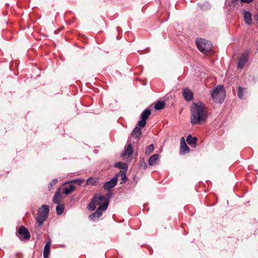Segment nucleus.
<instances>
[{"label":"nucleus","instance_id":"f257e3e1","mask_svg":"<svg viewBox=\"0 0 258 258\" xmlns=\"http://www.w3.org/2000/svg\"><path fill=\"white\" fill-rule=\"evenodd\" d=\"M190 122L192 125L200 124L206 121L208 112L205 105L201 102L192 103L190 107Z\"/></svg>","mask_w":258,"mask_h":258},{"label":"nucleus","instance_id":"f03ea898","mask_svg":"<svg viewBox=\"0 0 258 258\" xmlns=\"http://www.w3.org/2000/svg\"><path fill=\"white\" fill-rule=\"evenodd\" d=\"M110 193H108V197L104 196L95 195L92 199L91 201L88 205V208L90 211H93L96 209V206H102L107 204V207L109 204V197Z\"/></svg>","mask_w":258,"mask_h":258},{"label":"nucleus","instance_id":"7ed1b4c3","mask_svg":"<svg viewBox=\"0 0 258 258\" xmlns=\"http://www.w3.org/2000/svg\"><path fill=\"white\" fill-rule=\"evenodd\" d=\"M49 212V207L46 205H43L38 210L37 215L36 218V228L39 230L43 222L47 218Z\"/></svg>","mask_w":258,"mask_h":258},{"label":"nucleus","instance_id":"20e7f679","mask_svg":"<svg viewBox=\"0 0 258 258\" xmlns=\"http://www.w3.org/2000/svg\"><path fill=\"white\" fill-rule=\"evenodd\" d=\"M196 44L198 48L205 54H211L212 50V45L211 42L204 39L196 40Z\"/></svg>","mask_w":258,"mask_h":258},{"label":"nucleus","instance_id":"39448f33","mask_svg":"<svg viewBox=\"0 0 258 258\" xmlns=\"http://www.w3.org/2000/svg\"><path fill=\"white\" fill-rule=\"evenodd\" d=\"M212 98L215 102L222 103L225 97V91L222 86H218L211 93Z\"/></svg>","mask_w":258,"mask_h":258},{"label":"nucleus","instance_id":"423d86ee","mask_svg":"<svg viewBox=\"0 0 258 258\" xmlns=\"http://www.w3.org/2000/svg\"><path fill=\"white\" fill-rule=\"evenodd\" d=\"M107 209V204L102 206H99L96 211L89 216V220L91 221L98 220L102 216L103 212L106 211Z\"/></svg>","mask_w":258,"mask_h":258},{"label":"nucleus","instance_id":"0eeeda50","mask_svg":"<svg viewBox=\"0 0 258 258\" xmlns=\"http://www.w3.org/2000/svg\"><path fill=\"white\" fill-rule=\"evenodd\" d=\"M151 112L150 110L148 109H146L143 112L141 113V120L138 122V125L140 127H144L146 123V120L148 118L149 116L150 115Z\"/></svg>","mask_w":258,"mask_h":258},{"label":"nucleus","instance_id":"6e6552de","mask_svg":"<svg viewBox=\"0 0 258 258\" xmlns=\"http://www.w3.org/2000/svg\"><path fill=\"white\" fill-rule=\"evenodd\" d=\"M18 233L20 236L21 239L28 240L31 235L28 229L23 226H21L18 231Z\"/></svg>","mask_w":258,"mask_h":258},{"label":"nucleus","instance_id":"1a4fd4ad","mask_svg":"<svg viewBox=\"0 0 258 258\" xmlns=\"http://www.w3.org/2000/svg\"><path fill=\"white\" fill-rule=\"evenodd\" d=\"M118 175H116L115 176L112 178L109 181L106 182L103 185V188L106 190H110L114 187L117 184Z\"/></svg>","mask_w":258,"mask_h":258},{"label":"nucleus","instance_id":"9d476101","mask_svg":"<svg viewBox=\"0 0 258 258\" xmlns=\"http://www.w3.org/2000/svg\"><path fill=\"white\" fill-rule=\"evenodd\" d=\"M248 53L245 52L241 54V55L240 56V57L239 58V62H238V68L239 69H241L244 67L245 64L248 60Z\"/></svg>","mask_w":258,"mask_h":258},{"label":"nucleus","instance_id":"9b49d317","mask_svg":"<svg viewBox=\"0 0 258 258\" xmlns=\"http://www.w3.org/2000/svg\"><path fill=\"white\" fill-rule=\"evenodd\" d=\"M183 96L186 101H190L194 98L192 92L188 88H185L183 89Z\"/></svg>","mask_w":258,"mask_h":258},{"label":"nucleus","instance_id":"f8f14e48","mask_svg":"<svg viewBox=\"0 0 258 258\" xmlns=\"http://www.w3.org/2000/svg\"><path fill=\"white\" fill-rule=\"evenodd\" d=\"M189 148L187 146L185 142L184 137H181L180 139V152L182 154H185L189 152Z\"/></svg>","mask_w":258,"mask_h":258},{"label":"nucleus","instance_id":"ddd939ff","mask_svg":"<svg viewBox=\"0 0 258 258\" xmlns=\"http://www.w3.org/2000/svg\"><path fill=\"white\" fill-rule=\"evenodd\" d=\"M133 153V148L131 144H128L124 149V151L121 154L122 157L126 156H130Z\"/></svg>","mask_w":258,"mask_h":258},{"label":"nucleus","instance_id":"4468645a","mask_svg":"<svg viewBox=\"0 0 258 258\" xmlns=\"http://www.w3.org/2000/svg\"><path fill=\"white\" fill-rule=\"evenodd\" d=\"M198 138L197 137H192L191 135H189L186 139L187 143L192 147H196Z\"/></svg>","mask_w":258,"mask_h":258},{"label":"nucleus","instance_id":"2eb2a0df","mask_svg":"<svg viewBox=\"0 0 258 258\" xmlns=\"http://www.w3.org/2000/svg\"><path fill=\"white\" fill-rule=\"evenodd\" d=\"M244 20L246 24L250 25L251 23V14L248 11L243 12Z\"/></svg>","mask_w":258,"mask_h":258},{"label":"nucleus","instance_id":"dca6fc26","mask_svg":"<svg viewBox=\"0 0 258 258\" xmlns=\"http://www.w3.org/2000/svg\"><path fill=\"white\" fill-rule=\"evenodd\" d=\"M159 159V155L154 154L150 157L148 160V163L150 165L153 166L157 163Z\"/></svg>","mask_w":258,"mask_h":258},{"label":"nucleus","instance_id":"f3484780","mask_svg":"<svg viewBox=\"0 0 258 258\" xmlns=\"http://www.w3.org/2000/svg\"><path fill=\"white\" fill-rule=\"evenodd\" d=\"M61 199H62L61 195L59 190H58V191H57L56 192V193L54 195V196L53 198V202L55 204H58L61 202Z\"/></svg>","mask_w":258,"mask_h":258},{"label":"nucleus","instance_id":"a211bd4d","mask_svg":"<svg viewBox=\"0 0 258 258\" xmlns=\"http://www.w3.org/2000/svg\"><path fill=\"white\" fill-rule=\"evenodd\" d=\"M50 243L47 242L45 244L43 249V257L44 258H48L49 253L50 252Z\"/></svg>","mask_w":258,"mask_h":258},{"label":"nucleus","instance_id":"6ab92c4d","mask_svg":"<svg viewBox=\"0 0 258 258\" xmlns=\"http://www.w3.org/2000/svg\"><path fill=\"white\" fill-rule=\"evenodd\" d=\"M75 187L72 184H70L68 186L64 188V194L69 195L75 190Z\"/></svg>","mask_w":258,"mask_h":258},{"label":"nucleus","instance_id":"aec40b11","mask_svg":"<svg viewBox=\"0 0 258 258\" xmlns=\"http://www.w3.org/2000/svg\"><path fill=\"white\" fill-rule=\"evenodd\" d=\"M132 134L133 136H135L136 138H139L142 134L140 127L138 126H136L134 128L133 131L132 132Z\"/></svg>","mask_w":258,"mask_h":258},{"label":"nucleus","instance_id":"412c9836","mask_svg":"<svg viewBox=\"0 0 258 258\" xmlns=\"http://www.w3.org/2000/svg\"><path fill=\"white\" fill-rule=\"evenodd\" d=\"M98 180L97 178L94 177L89 178L86 182L87 185H96L97 184Z\"/></svg>","mask_w":258,"mask_h":258},{"label":"nucleus","instance_id":"4be33fe9","mask_svg":"<svg viewBox=\"0 0 258 258\" xmlns=\"http://www.w3.org/2000/svg\"><path fill=\"white\" fill-rule=\"evenodd\" d=\"M114 166L119 169L127 170V165L125 163L117 162L115 164Z\"/></svg>","mask_w":258,"mask_h":258},{"label":"nucleus","instance_id":"5701e85b","mask_svg":"<svg viewBox=\"0 0 258 258\" xmlns=\"http://www.w3.org/2000/svg\"><path fill=\"white\" fill-rule=\"evenodd\" d=\"M165 103L163 101H158L156 103L154 108L156 110H160L164 107Z\"/></svg>","mask_w":258,"mask_h":258},{"label":"nucleus","instance_id":"b1692460","mask_svg":"<svg viewBox=\"0 0 258 258\" xmlns=\"http://www.w3.org/2000/svg\"><path fill=\"white\" fill-rule=\"evenodd\" d=\"M153 150H154L153 145V144H151V145L148 146L146 148L145 154L146 155H149V154H150L151 153L153 152Z\"/></svg>","mask_w":258,"mask_h":258},{"label":"nucleus","instance_id":"393cba45","mask_svg":"<svg viewBox=\"0 0 258 258\" xmlns=\"http://www.w3.org/2000/svg\"><path fill=\"white\" fill-rule=\"evenodd\" d=\"M56 212L58 215L61 214L64 210V206L61 204H58L56 208Z\"/></svg>","mask_w":258,"mask_h":258},{"label":"nucleus","instance_id":"a878e982","mask_svg":"<svg viewBox=\"0 0 258 258\" xmlns=\"http://www.w3.org/2000/svg\"><path fill=\"white\" fill-rule=\"evenodd\" d=\"M117 175H120L121 177V179L123 183H125L127 181V178L126 176V172L125 171H121L119 174ZM119 175H118V176Z\"/></svg>","mask_w":258,"mask_h":258},{"label":"nucleus","instance_id":"bb28decb","mask_svg":"<svg viewBox=\"0 0 258 258\" xmlns=\"http://www.w3.org/2000/svg\"><path fill=\"white\" fill-rule=\"evenodd\" d=\"M244 89L241 87H239L238 88V92H237V95H238V96L239 97V98L240 99H242L243 98V92H244Z\"/></svg>","mask_w":258,"mask_h":258},{"label":"nucleus","instance_id":"cd10ccee","mask_svg":"<svg viewBox=\"0 0 258 258\" xmlns=\"http://www.w3.org/2000/svg\"><path fill=\"white\" fill-rule=\"evenodd\" d=\"M140 167L144 169H145L147 168V164L144 159L140 161Z\"/></svg>","mask_w":258,"mask_h":258},{"label":"nucleus","instance_id":"c85d7f7f","mask_svg":"<svg viewBox=\"0 0 258 258\" xmlns=\"http://www.w3.org/2000/svg\"><path fill=\"white\" fill-rule=\"evenodd\" d=\"M71 183L74 182V183H77L79 185L82 184L84 182V180L83 179H75L73 180L70 181Z\"/></svg>","mask_w":258,"mask_h":258},{"label":"nucleus","instance_id":"c756f323","mask_svg":"<svg viewBox=\"0 0 258 258\" xmlns=\"http://www.w3.org/2000/svg\"><path fill=\"white\" fill-rule=\"evenodd\" d=\"M57 182V179L56 178L53 179L49 184V188H51L53 185H54Z\"/></svg>","mask_w":258,"mask_h":258},{"label":"nucleus","instance_id":"7c9ffc66","mask_svg":"<svg viewBox=\"0 0 258 258\" xmlns=\"http://www.w3.org/2000/svg\"><path fill=\"white\" fill-rule=\"evenodd\" d=\"M253 0H241V2L246 3H249L251 2Z\"/></svg>","mask_w":258,"mask_h":258},{"label":"nucleus","instance_id":"2f4dec72","mask_svg":"<svg viewBox=\"0 0 258 258\" xmlns=\"http://www.w3.org/2000/svg\"><path fill=\"white\" fill-rule=\"evenodd\" d=\"M255 18H256V20L258 21V13L255 16Z\"/></svg>","mask_w":258,"mask_h":258}]
</instances>
